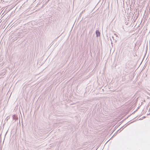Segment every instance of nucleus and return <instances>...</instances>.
I'll return each instance as SVG.
<instances>
[{"label": "nucleus", "instance_id": "nucleus-2", "mask_svg": "<svg viewBox=\"0 0 150 150\" xmlns=\"http://www.w3.org/2000/svg\"><path fill=\"white\" fill-rule=\"evenodd\" d=\"M13 119L14 120H16V117L15 115L13 116Z\"/></svg>", "mask_w": 150, "mask_h": 150}, {"label": "nucleus", "instance_id": "nucleus-1", "mask_svg": "<svg viewBox=\"0 0 150 150\" xmlns=\"http://www.w3.org/2000/svg\"><path fill=\"white\" fill-rule=\"evenodd\" d=\"M96 33L97 37L100 36V33L98 30H96Z\"/></svg>", "mask_w": 150, "mask_h": 150}]
</instances>
